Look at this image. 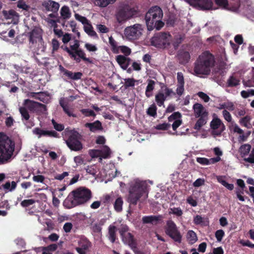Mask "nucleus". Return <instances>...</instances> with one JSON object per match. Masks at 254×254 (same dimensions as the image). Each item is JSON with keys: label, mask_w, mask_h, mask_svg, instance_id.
Segmentation results:
<instances>
[{"label": "nucleus", "mask_w": 254, "mask_h": 254, "mask_svg": "<svg viewBox=\"0 0 254 254\" xmlns=\"http://www.w3.org/2000/svg\"><path fill=\"white\" fill-rule=\"evenodd\" d=\"M178 58L181 64H185L188 63L190 58V53L188 51L181 50L178 54Z\"/></svg>", "instance_id": "5701e85b"}, {"label": "nucleus", "mask_w": 254, "mask_h": 254, "mask_svg": "<svg viewBox=\"0 0 254 254\" xmlns=\"http://www.w3.org/2000/svg\"><path fill=\"white\" fill-rule=\"evenodd\" d=\"M172 94L173 95H176L175 92L173 91L172 89L169 88L167 87L164 89V93L162 91H159L155 95V101L157 105L159 107L163 105L167 97L170 96Z\"/></svg>", "instance_id": "ddd939ff"}, {"label": "nucleus", "mask_w": 254, "mask_h": 254, "mask_svg": "<svg viewBox=\"0 0 254 254\" xmlns=\"http://www.w3.org/2000/svg\"><path fill=\"white\" fill-rule=\"evenodd\" d=\"M19 111L21 115L22 120L23 121L25 120L26 121L25 125L27 127L30 128L31 127L33 126L34 124L31 122L28 121L30 118V115L26 108L24 107H21L19 108Z\"/></svg>", "instance_id": "412c9836"}, {"label": "nucleus", "mask_w": 254, "mask_h": 254, "mask_svg": "<svg viewBox=\"0 0 254 254\" xmlns=\"http://www.w3.org/2000/svg\"><path fill=\"white\" fill-rule=\"evenodd\" d=\"M28 34L30 44L32 45L37 43V42H42L43 40L42 35L38 29H33Z\"/></svg>", "instance_id": "dca6fc26"}, {"label": "nucleus", "mask_w": 254, "mask_h": 254, "mask_svg": "<svg viewBox=\"0 0 254 254\" xmlns=\"http://www.w3.org/2000/svg\"><path fill=\"white\" fill-rule=\"evenodd\" d=\"M60 70L61 71L63 72L64 74L67 76L68 79H72V75H73V72L71 71H69L65 68H64L62 66H60Z\"/></svg>", "instance_id": "09e8293b"}, {"label": "nucleus", "mask_w": 254, "mask_h": 254, "mask_svg": "<svg viewBox=\"0 0 254 254\" xmlns=\"http://www.w3.org/2000/svg\"><path fill=\"white\" fill-rule=\"evenodd\" d=\"M136 14L137 11L134 8L125 4L119 7L116 16L117 21L119 23H123Z\"/></svg>", "instance_id": "423d86ee"}, {"label": "nucleus", "mask_w": 254, "mask_h": 254, "mask_svg": "<svg viewBox=\"0 0 254 254\" xmlns=\"http://www.w3.org/2000/svg\"><path fill=\"white\" fill-rule=\"evenodd\" d=\"M170 127V124L168 123H163L157 126L156 128L160 130H165Z\"/></svg>", "instance_id": "69168bd1"}, {"label": "nucleus", "mask_w": 254, "mask_h": 254, "mask_svg": "<svg viewBox=\"0 0 254 254\" xmlns=\"http://www.w3.org/2000/svg\"><path fill=\"white\" fill-rule=\"evenodd\" d=\"M251 117L250 116H246L239 120V123L242 126H244L248 129L252 128V125L250 123Z\"/></svg>", "instance_id": "2f4dec72"}, {"label": "nucleus", "mask_w": 254, "mask_h": 254, "mask_svg": "<svg viewBox=\"0 0 254 254\" xmlns=\"http://www.w3.org/2000/svg\"><path fill=\"white\" fill-rule=\"evenodd\" d=\"M124 201L121 196H118L115 198L113 203L114 208L116 211L120 212L123 210V205Z\"/></svg>", "instance_id": "cd10ccee"}, {"label": "nucleus", "mask_w": 254, "mask_h": 254, "mask_svg": "<svg viewBox=\"0 0 254 254\" xmlns=\"http://www.w3.org/2000/svg\"><path fill=\"white\" fill-rule=\"evenodd\" d=\"M190 5L199 10H209L212 9V0H185Z\"/></svg>", "instance_id": "9b49d317"}, {"label": "nucleus", "mask_w": 254, "mask_h": 254, "mask_svg": "<svg viewBox=\"0 0 254 254\" xmlns=\"http://www.w3.org/2000/svg\"><path fill=\"white\" fill-rule=\"evenodd\" d=\"M23 105L27 107L30 111L34 113L36 106H41V103L27 99L24 100Z\"/></svg>", "instance_id": "393cba45"}, {"label": "nucleus", "mask_w": 254, "mask_h": 254, "mask_svg": "<svg viewBox=\"0 0 254 254\" xmlns=\"http://www.w3.org/2000/svg\"><path fill=\"white\" fill-rule=\"evenodd\" d=\"M171 37L168 32L157 33L151 39V45L157 48H166L170 45Z\"/></svg>", "instance_id": "6e6552de"}, {"label": "nucleus", "mask_w": 254, "mask_h": 254, "mask_svg": "<svg viewBox=\"0 0 254 254\" xmlns=\"http://www.w3.org/2000/svg\"><path fill=\"white\" fill-rule=\"evenodd\" d=\"M162 216L161 215H149L143 216L142 221L143 224H151L153 225H156L161 220Z\"/></svg>", "instance_id": "6ab92c4d"}, {"label": "nucleus", "mask_w": 254, "mask_h": 254, "mask_svg": "<svg viewBox=\"0 0 254 254\" xmlns=\"http://www.w3.org/2000/svg\"><path fill=\"white\" fill-rule=\"evenodd\" d=\"M124 86L125 89H127L130 87H133L135 85L136 80L134 78H126L125 79Z\"/></svg>", "instance_id": "a19ab883"}, {"label": "nucleus", "mask_w": 254, "mask_h": 254, "mask_svg": "<svg viewBox=\"0 0 254 254\" xmlns=\"http://www.w3.org/2000/svg\"><path fill=\"white\" fill-rule=\"evenodd\" d=\"M78 245L79 247L85 251L91 247V243L87 239H82L79 241Z\"/></svg>", "instance_id": "ea45409f"}, {"label": "nucleus", "mask_w": 254, "mask_h": 254, "mask_svg": "<svg viewBox=\"0 0 254 254\" xmlns=\"http://www.w3.org/2000/svg\"><path fill=\"white\" fill-rule=\"evenodd\" d=\"M86 127L89 128L91 132H95L103 129L101 123L97 120L93 123H87L85 124Z\"/></svg>", "instance_id": "b1692460"}, {"label": "nucleus", "mask_w": 254, "mask_h": 254, "mask_svg": "<svg viewBox=\"0 0 254 254\" xmlns=\"http://www.w3.org/2000/svg\"><path fill=\"white\" fill-rule=\"evenodd\" d=\"M166 234L173 240L175 242L181 243L182 241V235L180 232L175 223L172 220H169L166 222L165 226Z\"/></svg>", "instance_id": "0eeeda50"}, {"label": "nucleus", "mask_w": 254, "mask_h": 254, "mask_svg": "<svg viewBox=\"0 0 254 254\" xmlns=\"http://www.w3.org/2000/svg\"><path fill=\"white\" fill-rule=\"evenodd\" d=\"M214 63L213 55L209 52L205 51L200 55L195 62L193 71L196 75H208Z\"/></svg>", "instance_id": "f03ea898"}, {"label": "nucleus", "mask_w": 254, "mask_h": 254, "mask_svg": "<svg viewBox=\"0 0 254 254\" xmlns=\"http://www.w3.org/2000/svg\"><path fill=\"white\" fill-rule=\"evenodd\" d=\"M244 161L246 162L254 164V147L252 148L249 156L244 158Z\"/></svg>", "instance_id": "c03bdc74"}, {"label": "nucleus", "mask_w": 254, "mask_h": 254, "mask_svg": "<svg viewBox=\"0 0 254 254\" xmlns=\"http://www.w3.org/2000/svg\"><path fill=\"white\" fill-rule=\"evenodd\" d=\"M45 177L43 175H36L33 177V180L37 183H43L45 180Z\"/></svg>", "instance_id": "774afa93"}, {"label": "nucleus", "mask_w": 254, "mask_h": 254, "mask_svg": "<svg viewBox=\"0 0 254 254\" xmlns=\"http://www.w3.org/2000/svg\"><path fill=\"white\" fill-rule=\"evenodd\" d=\"M60 105L62 107L64 113L68 117H72L73 118H76L77 115L73 113V109L69 108L67 104H65L64 99H61L60 100Z\"/></svg>", "instance_id": "a878e982"}, {"label": "nucleus", "mask_w": 254, "mask_h": 254, "mask_svg": "<svg viewBox=\"0 0 254 254\" xmlns=\"http://www.w3.org/2000/svg\"><path fill=\"white\" fill-rule=\"evenodd\" d=\"M215 237L218 242H221L225 235V233L223 230H217L215 234Z\"/></svg>", "instance_id": "3c124183"}, {"label": "nucleus", "mask_w": 254, "mask_h": 254, "mask_svg": "<svg viewBox=\"0 0 254 254\" xmlns=\"http://www.w3.org/2000/svg\"><path fill=\"white\" fill-rule=\"evenodd\" d=\"M142 25L139 24H135L133 26L127 27L125 30V34L130 40L138 39L142 34L143 30Z\"/></svg>", "instance_id": "9d476101"}, {"label": "nucleus", "mask_w": 254, "mask_h": 254, "mask_svg": "<svg viewBox=\"0 0 254 254\" xmlns=\"http://www.w3.org/2000/svg\"><path fill=\"white\" fill-rule=\"evenodd\" d=\"M225 176H218L216 177L217 181L228 190H232L234 189V185L233 184H229L224 180Z\"/></svg>", "instance_id": "7c9ffc66"}, {"label": "nucleus", "mask_w": 254, "mask_h": 254, "mask_svg": "<svg viewBox=\"0 0 254 254\" xmlns=\"http://www.w3.org/2000/svg\"><path fill=\"white\" fill-rule=\"evenodd\" d=\"M197 95L205 102H208L210 100L209 97L206 94L203 92H199L197 93Z\"/></svg>", "instance_id": "338daca9"}, {"label": "nucleus", "mask_w": 254, "mask_h": 254, "mask_svg": "<svg viewBox=\"0 0 254 254\" xmlns=\"http://www.w3.org/2000/svg\"><path fill=\"white\" fill-rule=\"evenodd\" d=\"M100 160H102L101 158L104 159L108 158L110 157L111 151L110 148L107 145H104L101 150H100Z\"/></svg>", "instance_id": "72a5a7b5"}, {"label": "nucleus", "mask_w": 254, "mask_h": 254, "mask_svg": "<svg viewBox=\"0 0 254 254\" xmlns=\"http://www.w3.org/2000/svg\"><path fill=\"white\" fill-rule=\"evenodd\" d=\"M14 149V145L10 140H0V160H7L11 157Z\"/></svg>", "instance_id": "1a4fd4ad"}, {"label": "nucleus", "mask_w": 254, "mask_h": 254, "mask_svg": "<svg viewBox=\"0 0 254 254\" xmlns=\"http://www.w3.org/2000/svg\"><path fill=\"white\" fill-rule=\"evenodd\" d=\"M60 13L61 16L64 19H68L71 16L69 7L65 5L63 6L61 8Z\"/></svg>", "instance_id": "e433bc0d"}, {"label": "nucleus", "mask_w": 254, "mask_h": 254, "mask_svg": "<svg viewBox=\"0 0 254 254\" xmlns=\"http://www.w3.org/2000/svg\"><path fill=\"white\" fill-rule=\"evenodd\" d=\"M81 113L86 117H95L96 114L94 112L89 109H83L80 110Z\"/></svg>", "instance_id": "de8ad7c7"}, {"label": "nucleus", "mask_w": 254, "mask_h": 254, "mask_svg": "<svg viewBox=\"0 0 254 254\" xmlns=\"http://www.w3.org/2000/svg\"><path fill=\"white\" fill-rule=\"evenodd\" d=\"M67 139L65 143L67 147L72 151H79L83 149L81 143L82 135L75 129L67 131L65 133Z\"/></svg>", "instance_id": "39448f33"}, {"label": "nucleus", "mask_w": 254, "mask_h": 254, "mask_svg": "<svg viewBox=\"0 0 254 254\" xmlns=\"http://www.w3.org/2000/svg\"><path fill=\"white\" fill-rule=\"evenodd\" d=\"M75 17L77 20L81 22L83 24H88V20L85 17L78 14H75Z\"/></svg>", "instance_id": "4d7b16f0"}, {"label": "nucleus", "mask_w": 254, "mask_h": 254, "mask_svg": "<svg viewBox=\"0 0 254 254\" xmlns=\"http://www.w3.org/2000/svg\"><path fill=\"white\" fill-rule=\"evenodd\" d=\"M187 238L190 245L194 244L197 240L196 233L192 230H189L187 234Z\"/></svg>", "instance_id": "f704fd0d"}, {"label": "nucleus", "mask_w": 254, "mask_h": 254, "mask_svg": "<svg viewBox=\"0 0 254 254\" xmlns=\"http://www.w3.org/2000/svg\"><path fill=\"white\" fill-rule=\"evenodd\" d=\"M124 243L127 244L131 249L135 248L136 240L130 233H127L122 237Z\"/></svg>", "instance_id": "4be33fe9"}, {"label": "nucleus", "mask_w": 254, "mask_h": 254, "mask_svg": "<svg viewBox=\"0 0 254 254\" xmlns=\"http://www.w3.org/2000/svg\"><path fill=\"white\" fill-rule=\"evenodd\" d=\"M35 202V200L33 199H24L21 202L20 204L23 207H27L33 205Z\"/></svg>", "instance_id": "49530a36"}, {"label": "nucleus", "mask_w": 254, "mask_h": 254, "mask_svg": "<svg viewBox=\"0 0 254 254\" xmlns=\"http://www.w3.org/2000/svg\"><path fill=\"white\" fill-rule=\"evenodd\" d=\"M109 42L111 46L112 52L115 54L119 53V46L117 45V42L112 36L109 37Z\"/></svg>", "instance_id": "4c0bfd02"}, {"label": "nucleus", "mask_w": 254, "mask_h": 254, "mask_svg": "<svg viewBox=\"0 0 254 254\" xmlns=\"http://www.w3.org/2000/svg\"><path fill=\"white\" fill-rule=\"evenodd\" d=\"M79 46L80 44L79 41L76 40L74 41V44L72 45H70V48L72 51H73V52L81 58V59H82L84 62L92 64V61L90 59L86 58L84 52L82 49L79 48Z\"/></svg>", "instance_id": "4468645a"}, {"label": "nucleus", "mask_w": 254, "mask_h": 254, "mask_svg": "<svg viewBox=\"0 0 254 254\" xmlns=\"http://www.w3.org/2000/svg\"><path fill=\"white\" fill-rule=\"evenodd\" d=\"M36 107V111L34 113H43L47 110L46 106L43 104L41 103V106H37Z\"/></svg>", "instance_id": "680f3d73"}, {"label": "nucleus", "mask_w": 254, "mask_h": 254, "mask_svg": "<svg viewBox=\"0 0 254 254\" xmlns=\"http://www.w3.org/2000/svg\"><path fill=\"white\" fill-rule=\"evenodd\" d=\"M251 148L252 146L249 144H244L240 147L239 152L243 159L250 153Z\"/></svg>", "instance_id": "bb28decb"}, {"label": "nucleus", "mask_w": 254, "mask_h": 254, "mask_svg": "<svg viewBox=\"0 0 254 254\" xmlns=\"http://www.w3.org/2000/svg\"><path fill=\"white\" fill-rule=\"evenodd\" d=\"M222 114L225 120H226L228 122H231L232 121V116L228 111L224 110L222 112Z\"/></svg>", "instance_id": "0e129e2a"}, {"label": "nucleus", "mask_w": 254, "mask_h": 254, "mask_svg": "<svg viewBox=\"0 0 254 254\" xmlns=\"http://www.w3.org/2000/svg\"><path fill=\"white\" fill-rule=\"evenodd\" d=\"M52 123L56 130L61 131L64 129V126L63 124H58L54 119L52 120Z\"/></svg>", "instance_id": "6e6d98bb"}, {"label": "nucleus", "mask_w": 254, "mask_h": 254, "mask_svg": "<svg viewBox=\"0 0 254 254\" xmlns=\"http://www.w3.org/2000/svg\"><path fill=\"white\" fill-rule=\"evenodd\" d=\"M117 228L115 226L110 225L108 228V239L112 243H115L116 240Z\"/></svg>", "instance_id": "c85d7f7f"}, {"label": "nucleus", "mask_w": 254, "mask_h": 254, "mask_svg": "<svg viewBox=\"0 0 254 254\" xmlns=\"http://www.w3.org/2000/svg\"><path fill=\"white\" fill-rule=\"evenodd\" d=\"M42 5L46 11H52L54 13L58 12L60 7V4L52 0H44L42 3Z\"/></svg>", "instance_id": "2eb2a0df"}, {"label": "nucleus", "mask_w": 254, "mask_h": 254, "mask_svg": "<svg viewBox=\"0 0 254 254\" xmlns=\"http://www.w3.org/2000/svg\"><path fill=\"white\" fill-rule=\"evenodd\" d=\"M163 16V11L159 6H154L151 7L145 17L148 30L151 31L154 28L157 30L161 29L165 25L162 20Z\"/></svg>", "instance_id": "7ed1b4c3"}, {"label": "nucleus", "mask_w": 254, "mask_h": 254, "mask_svg": "<svg viewBox=\"0 0 254 254\" xmlns=\"http://www.w3.org/2000/svg\"><path fill=\"white\" fill-rule=\"evenodd\" d=\"M210 127L213 130V134L219 136L225 130V126L218 118H214L210 124Z\"/></svg>", "instance_id": "f8f14e48"}, {"label": "nucleus", "mask_w": 254, "mask_h": 254, "mask_svg": "<svg viewBox=\"0 0 254 254\" xmlns=\"http://www.w3.org/2000/svg\"><path fill=\"white\" fill-rule=\"evenodd\" d=\"M115 197L113 194H107L104 196V202L105 203H113L114 201Z\"/></svg>", "instance_id": "13d9d810"}, {"label": "nucleus", "mask_w": 254, "mask_h": 254, "mask_svg": "<svg viewBox=\"0 0 254 254\" xmlns=\"http://www.w3.org/2000/svg\"><path fill=\"white\" fill-rule=\"evenodd\" d=\"M196 121L193 128L197 130H199L201 127L205 125L207 123V117H200Z\"/></svg>", "instance_id": "473e14b6"}, {"label": "nucleus", "mask_w": 254, "mask_h": 254, "mask_svg": "<svg viewBox=\"0 0 254 254\" xmlns=\"http://www.w3.org/2000/svg\"><path fill=\"white\" fill-rule=\"evenodd\" d=\"M92 197L91 191L85 187H79L72 190L63 202L67 209L84 204Z\"/></svg>", "instance_id": "f257e3e1"}, {"label": "nucleus", "mask_w": 254, "mask_h": 254, "mask_svg": "<svg viewBox=\"0 0 254 254\" xmlns=\"http://www.w3.org/2000/svg\"><path fill=\"white\" fill-rule=\"evenodd\" d=\"M177 84H180V85H184L185 82H184V75L182 72H179L177 73Z\"/></svg>", "instance_id": "e2e57ef3"}, {"label": "nucleus", "mask_w": 254, "mask_h": 254, "mask_svg": "<svg viewBox=\"0 0 254 254\" xmlns=\"http://www.w3.org/2000/svg\"><path fill=\"white\" fill-rule=\"evenodd\" d=\"M181 114L179 112H176L168 117V121L169 122H172L174 121L181 119Z\"/></svg>", "instance_id": "37998d69"}, {"label": "nucleus", "mask_w": 254, "mask_h": 254, "mask_svg": "<svg viewBox=\"0 0 254 254\" xmlns=\"http://www.w3.org/2000/svg\"><path fill=\"white\" fill-rule=\"evenodd\" d=\"M95 3L96 5L102 7H106L109 4L107 0H95Z\"/></svg>", "instance_id": "bf43d9fd"}, {"label": "nucleus", "mask_w": 254, "mask_h": 254, "mask_svg": "<svg viewBox=\"0 0 254 254\" xmlns=\"http://www.w3.org/2000/svg\"><path fill=\"white\" fill-rule=\"evenodd\" d=\"M33 133L39 135V137L41 136H49L50 137H58V133L55 130H44L39 127H36L33 130Z\"/></svg>", "instance_id": "a211bd4d"}, {"label": "nucleus", "mask_w": 254, "mask_h": 254, "mask_svg": "<svg viewBox=\"0 0 254 254\" xmlns=\"http://www.w3.org/2000/svg\"><path fill=\"white\" fill-rule=\"evenodd\" d=\"M17 6L23 10H27L29 8V6L26 4L23 0H19L17 2Z\"/></svg>", "instance_id": "603ef678"}, {"label": "nucleus", "mask_w": 254, "mask_h": 254, "mask_svg": "<svg viewBox=\"0 0 254 254\" xmlns=\"http://www.w3.org/2000/svg\"><path fill=\"white\" fill-rule=\"evenodd\" d=\"M215 4L218 6L226 8L228 6V0H214Z\"/></svg>", "instance_id": "8fccbe9b"}, {"label": "nucleus", "mask_w": 254, "mask_h": 254, "mask_svg": "<svg viewBox=\"0 0 254 254\" xmlns=\"http://www.w3.org/2000/svg\"><path fill=\"white\" fill-rule=\"evenodd\" d=\"M121 51L122 53L125 55V56L127 57L131 53V50L128 47L126 46H119V52Z\"/></svg>", "instance_id": "79ce46f5"}, {"label": "nucleus", "mask_w": 254, "mask_h": 254, "mask_svg": "<svg viewBox=\"0 0 254 254\" xmlns=\"http://www.w3.org/2000/svg\"><path fill=\"white\" fill-rule=\"evenodd\" d=\"M240 80L235 76H231L227 80V84L228 87H234L240 84Z\"/></svg>", "instance_id": "c9c22d12"}, {"label": "nucleus", "mask_w": 254, "mask_h": 254, "mask_svg": "<svg viewBox=\"0 0 254 254\" xmlns=\"http://www.w3.org/2000/svg\"><path fill=\"white\" fill-rule=\"evenodd\" d=\"M157 108L156 105L153 103L147 109L146 113L151 117H155L157 116Z\"/></svg>", "instance_id": "58836bf2"}, {"label": "nucleus", "mask_w": 254, "mask_h": 254, "mask_svg": "<svg viewBox=\"0 0 254 254\" xmlns=\"http://www.w3.org/2000/svg\"><path fill=\"white\" fill-rule=\"evenodd\" d=\"M2 13L4 17L6 19H10L12 18L13 16L16 15L17 13L14 10L12 9L9 10L8 11L3 10Z\"/></svg>", "instance_id": "a18cd8bd"}, {"label": "nucleus", "mask_w": 254, "mask_h": 254, "mask_svg": "<svg viewBox=\"0 0 254 254\" xmlns=\"http://www.w3.org/2000/svg\"><path fill=\"white\" fill-rule=\"evenodd\" d=\"M170 213H173L177 216H181L183 211L180 207H174L170 208Z\"/></svg>", "instance_id": "864d4df0"}, {"label": "nucleus", "mask_w": 254, "mask_h": 254, "mask_svg": "<svg viewBox=\"0 0 254 254\" xmlns=\"http://www.w3.org/2000/svg\"><path fill=\"white\" fill-rule=\"evenodd\" d=\"M100 150L91 149L89 150V153L92 158H97L100 157Z\"/></svg>", "instance_id": "052dcab7"}, {"label": "nucleus", "mask_w": 254, "mask_h": 254, "mask_svg": "<svg viewBox=\"0 0 254 254\" xmlns=\"http://www.w3.org/2000/svg\"><path fill=\"white\" fill-rule=\"evenodd\" d=\"M244 190L242 189H237L236 190V194L237 198L241 201H244L245 200V197L242 195L244 194Z\"/></svg>", "instance_id": "5fc2aeb1"}, {"label": "nucleus", "mask_w": 254, "mask_h": 254, "mask_svg": "<svg viewBox=\"0 0 254 254\" xmlns=\"http://www.w3.org/2000/svg\"><path fill=\"white\" fill-rule=\"evenodd\" d=\"M155 82L151 79L148 80V84L145 90V95L149 98L152 95V92L154 89Z\"/></svg>", "instance_id": "c756f323"}, {"label": "nucleus", "mask_w": 254, "mask_h": 254, "mask_svg": "<svg viewBox=\"0 0 254 254\" xmlns=\"http://www.w3.org/2000/svg\"><path fill=\"white\" fill-rule=\"evenodd\" d=\"M146 189V184L144 183L136 182L129 188L127 202L130 204L136 205L138 201L145 192Z\"/></svg>", "instance_id": "20e7f679"}, {"label": "nucleus", "mask_w": 254, "mask_h": 254, "mask_svg": "<svg viewBox=\"0 0 254 254\" xmlns=\"http://www.w3.org/2000/svg\"><path fill=\"white\" fill-rule=\"evenodd\" d=\"M193 109L196 118L207 117L208 115L206 110L201 104L195 103L193 106Z\"/></svg>", "instance_id": "f3484780"}, {"label": "nucleus", "mask_w": 254, "mask_h": 254, "mask_svg": "<svg viewBox=\"0 0 254 254\" xmlns=\"http://www.w3.org/2000/svg\"><path fill=\"white\" fill-rule=\"evenodd\" d=\"M116 59L119 64L124 69H127L131 62L129 58L121 55L116 56Z\"/></svg>", "instance_id": "aec40b11"}]
</instances>
